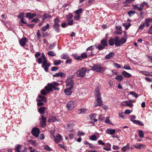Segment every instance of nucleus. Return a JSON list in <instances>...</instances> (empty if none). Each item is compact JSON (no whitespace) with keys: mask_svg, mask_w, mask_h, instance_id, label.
<instances>
[{"mask_svg":"<svg viewBox=\"0 0 152 152\" xmlns=\"http://www.w3.org/2000/svg\"><path fill=\"white\" fill-rule=\"evenodd\" d=\"M53 77H65V74L64 73H63V72H58V73H56V74L53 75Z\"/></svg>","mask_w":152,"mask_h":152,"instance_id":"16","label":"nucleus"},{"mask_svg":"<svg viewBox=\"0 0 152 152\" xmlns=\"http://www.w3.org/2000/svg\"><path fill=\"white\" fill-rule=\"evenodd\" d=\"M73 16L72 14V13H69L68 15H66V18L67 20H70Z\"/></svg>","mask_w":152,"mask_h":152,"instance_id":"45","label":"nucleus"},{"mask_svg":"<svg viewBox=\"0 0 152 152\" xmlns=\"http://www.w3.org/2000/svg\"><path fill=\"white\" fill-rule=\"evenodd\" d=\"M98 142L99 144V145H105V143L104 142H103L102 140H99L98 141Z\"/></svg>","mask_w":152,"mask_h":152,"instance_id":"59","label":"nucleus"},{"mask_svg":"<svg viewBox=\"0 0 152 152\" xmlns=\"http://www.w3.org/2000/svg\"><path fill=\"white\" fill-rule=\"evenodd\" d=\"M66 107L69 110H72L75 107L74 102L72 101L68 102L67 104Z\"/></svg>","mask_w":152,"mask_h":152,"instance_id":"11","label":"nucleus"},{"mask_svg":"<svg viewBox=\"0 0 152 152\" xmlns=\"http://www.w3.org/2000/svg\"><path fill=\"white\" fill-rule=\"evenodd\" d=\"M20 21L21 23L23 24H26L27 23V21L23 18H22Z\"/></svg>","mask_w":152,"mask_h":152,"instance_id":"52","label":"nucleus"},{"mask_svg":"<svg viewBox=\"0 0 152 152\" xmlns=\"http://www.w3.org/2000/svg\"><path fill=\"white\" fill-rule=\"evenodd\" d=\"M130 120L133 122L134 123L137 124H138L139 125L143 126L144 124L142 123L139 120H132V119H130Z\"/></svg>","mask_w":152,"mask_h":152,"instance_id":"20","label":"nucleus"},{"mask_svg":"<svg viewBox=\"0 0 152 152\" xmlns=\"http://www.w3.org/2000/svg\"><path fill=\"white\" fill-rule=\"evenodd\" d=\"M42 34L43 37H45L49 35L50 34V33H49L48 32H47L46 33L42 32Z\"/></svg>","mask_w":152,"mask_h":152,"instance_id":"55","label":"nucleus"},{"mask_svg":"<svg viewBox=\"0 0 152 152\" xmlns=\"http://www.w3.org/2000/svg\"><path fill=\"white\" fill-rule=\"evenodd\" d=\"M133 147L139 149H141L142 148H145V146L143 144H134L133 145Z\"/></svg>","mask_w":152,"mask_h":152,"instance_id":"14","label":"nucleus"},{"mask_svg":"<svg viewBox=\"0 0 152 152\" xmlns=\"http://www.w3.org/2000/svg\"><path fill=\"white\" fill-rule=\"evenodd\" d=\"M108 146L110 148H106L105 147H103V149L104 150H105L107 151H109L111 150L110 148H111V145L109 144L108 143Z\"/></svg>","mask_w":152,"mask_h":152,"instance_id":"50","label":"nucleus"},{"mask_svg":"<svg viewBox=\"0 0 152 152\" xmlns=\"http://www.w3.org/2000/svg\"><path fill=\"white\" fill-rule=\"evenodd\" d=\"M94 48V46H91L88 48L86 50L88 51V50H91L93 49Z\"/></svg>","mask_w":152,"mask_h":152,"instance_id":"60","label":"nucleus"},{"mask_svg":"<svg viewBox=\"0 0 152 152\" xmlns=\"http://www.w3.org/2000/svg\"><path fill=\"white\" fill-rule=\"evenodd\" d=\"M102 45L104 47H107L108 45V44L107 41L105 39L102 40L101 42Z\"/></svg>","mask_w":152,"mask_h":152,"instance_id":"27","label":"nucleus"},{"mask_svg":"<svg viewBox=\"0 0 152 152\" xmlns=\"http://www.w3.org/2000/svg\"><path fill=\"white\" fill-rule=\"evenodd\" d=\"M41 100L40 99H37V101L38 102L37 103V105L38 106H41L43 105L44 103L43 102H41Z\"/></svg>","mask_w":152,"mask_h":152,"instance_id":"31","label":"nucleus"},{"mask_svg":"<svg viewBox=\"0 0 152 152\" xmlns=\"http://www.w3.org/2000/svg\"><path fill=\"white\" fill-rule=\"evenodd\" d=\"M95 94L96 99L94 102V107H96L98 106H101L103 105V104L102 98L101 97L100 94L99 92V87H97L95 89Z\"/></svg>","mask_w":152,"mask_h":152,"instance_id":"1","label":"nucleus"},{"mask_svg":"<svg viewBox=\"0 0 152 152\" xmlns=\"http://www.w3.org/2000/svg\"><path fill=\"white\" fill-rule=\"evenodd\" d=\"M51 119V121L53 122H55L56 121H58L57 119L56 118L55 116H52V118Z\"/></svg>","mask_w":152,"mask_h":152,"instance_id":"62","label":"nucleus"},{"mask_svg":"<svg viewBox=\"0 0 152 152\" xmlns=\"http://www.w3.org/2000/svg\"><path fill=\"white\" fill-rule=\"evenodd\" d=\"M95 46L96 48H98L99 50H102L104 48V47L102 45H95Z\"/></svg>","mask_w":152,"mask_h":152,"instance_id":"32","label":"nucleus"},{"mask_svg":"<svg viewBox=\"0 0 152 152\" xmlns=\"http://www.w3.org/2000/svg\"><path fill=\"white\" fill-rule=\"evenodd\" d=\"M54 24L53 25V28L57 32L60 31L59 28L60 25L58 23L60 22V19L59 17H57L55 18L54 20Z\"/></svg>","mask_w":152,"mask_h":152,"instance_id":"4","label":"nucleus"},{"mask_svg":"<svg viewBox=\"0 0 152 152\" xmlns=\"http://www.w3.org/2000/svg\"><path fill=\"white\" fill-rule=\"evenodd\" d=\"M87 71H88L89 70L84 68H83L80 69L77 72V76L80 77H83L85 75L86 72Z\"/></svg>","mask_w":152,"mask_h":152,"instance_id":"6","label":"nucleus"},{"mask_svg":"<svg viewBox=\"0 0 152 152\" xmlns=\"http://www.w3.org/2000/svg\"><path fill=\"white\" fill-rule=\"evenodd\" d=\"M61 57L63 59H68L69 58V56L68 55L65 53H63L61 56Z\"/></svg>","mask_w":152,"mask_h":152,"instance_id":"36","label":"nucleus"},{"mask_svg":"<svg viewBox=\"0 0 152 152\" xmlns=\"http://www.w3.org/2000/svg\"><path fill=\"white\" fill-rule=\"evenodd\" d=\"M44 148L45 149L48 151H52L51 149L48 145H45L44 147Z\"/></svg>","mask_w":152,"mask_h":152,"instance_id":"46","label":"nucleus"},{"mask_svg":"<svg viewBox=\"0 0 152 152\" xmlns=\"http://www.w3.org/2000/svg\"><path fill=\"white\" fill-rule=\"evenodd\" d=\"M106 69L104 67H91V69L99 72H102Z\"/></svg>","mask_w":152,"mask_h":152,"instance_id":"9","label":"nucleus"},{"mask_svg":"<svg viewBox=\"0 0 152 152\" xmlns=\"http://www.w3.org/2000/svg\"><path fill=\"white\" fill-rule=\"evenodd\" d=\"M133 7L134 9H136L139 11H142L141 8L139 7L137 5H133Z\"/></svg>","mask_w":152,"mask_h":152,"instance_id":"30","label":"nucleus"},{"mask_svg":"<svg viewBox=\"0 0 152 152\" xmlns=\"http://www.w3.org/2000/svg\"><path fill=\"white\" fill-rule=\"evenodd\" d=\"M131 25V24L130 23H125L123 24V26L125 27L126 29H127Z\"/></svg>","mask_w":152,"mask_h":152,"instance_id":"34","label":"nucleus"},{"mask_svg":"<svg viewBox=\"0 0 152 152\" xmlns=\"http://www.w3.org/2000/svg\"><path fill=\"white\" fill-rule=\"evenodd\" d=\"M39 20L37 18H34L31 21V22H34L35 23H37L39 21Z\"/></svg>","mask_w":152,"mask_h":152,"instance_id":"63","label":"nucleus"},{"mask_svg":"<svg viewBox=\"0 0 152 152\" xmlns=\"http://www.w3.org/2000/svg\"><path fill=\"white\" fill-rule=\"evenodd\" d=\"M148 32L149 34L152 33V25L150 27Z\"/></svg>","mask_w":152,"mask_h":152,"instance_id":"64","label":"nucleus"},{"mask_svg":"<svg viewBox=\"0 0 152 152\" xmlns=\"http://www.w3.org/2000/svg\"><path fill=\"white\" fill-rule=\"evenodd\" d=\"M56 42H55L52 44H50L49 46V48L50 50L53 49L56 46Z\"/></svg>","mask_w":152,"mask_h":152,"instance_id":"44","label":"nucleus"},{"mask_svg":"<svg viewBox=\"0 0 152 152\" xmlns=\"http://www.w3.org/2000/svg\"><path fill=\"white\" fill-rule=\"evenodd\" d=\"M37 39H39L41 37V34L39 30H37Z\"/></svg>","mask_w":152,"mask_h":152,"instance_id":"49","label":"nucleus"},{"mask_svg":"<svg viewBox=\"0 0 152 152\" xmlns=\"http://www.w3.org/2000/svg\"><path fill=\"white\" fill-rule=\"evenodd\" d=\"M123 102L126 104V105H124V106H128L130 107H132L133 105V104L132 103H129V102L127 101H124Z\"/></svg>","mask_w":152,"mask_h":152,"instance_id":"28","label":"nucleus"},{"mask_svg":"<svg viewBox=\"0 0 152 152\" xmlns=\"http://www.w3.org/2000/svg\"><path fill=\"white\" fill-rule=\"evenodd\" d=\"M72 56L75 59H76L78 60H80V56H78L76 54H73Z\"/></svg>","mask_w":152,"mask_h":152,"instance_id":"40","label":"nucleus"},{"mask_svg":"<svg viewBox=\"0 0 152 152\" xmlns=\"http://www.w3.org/2000/svg\"><path fill=\"white\" fill-rule=\"evenodd\" d=\"M80 60H81L82 59L85 58H87V54L85 53H82L80 56Z\"/></svg>","mask_w":152,"mask_h":152,"instance_id":"26","label":"nucleus"},{"mask_svg":"<svg viewBox=\"0 0 152 152\" xmlns=\"http://www.w3.org/2000/svg\"><path fill=\"white\" fill-rule=\"evenodd\" d=\"M139 135L140 137H144L143 132L142 131L140 130L139 132Z\"/></svg>","mask_w":152,"mask_h":152,"instance_id":"48","label":"nucleus"},{"mask_svg":"<svg viewBox=\"0 0 152 152\" xmlns=\"http://www.w3.org/2000/svg\"><path fill=\"white\" fill-rule=\"evenodd\" d=\"M107 134L111 135L115 133V129H107L106 131Z\"/></svg>","mask_w":152,"mask_h":152,"instance_id":"17","label":"nucleus"},{"mask_svg":"<svg viewBox=\"0 0 152 152\" xmlns=\"http://www.w3.org/2000/svg\"><path fill=\"white\" fill-rule=\"evenodd\" d=\"M108 43L109 45L110 46H112L114 44V41L112 38H111L109 40Z\"/></svg>","mask_w":152,"mask_h":152,"instance_id":"38","label":"nucleus"},{"mask_svg":"<svg viewBox=\"0 0 152 152\" xmlns=\"http://www.w3.org/2000/svg\"><path fill=\"white\" fill-rule=\"evenodd\" d=\"M126 40V38H122L120 39V37L118 36H116L114 39V41L115 45L117 47L125 43Z\"/></svg>","mask_w":152,"mask_h":152,"instance_id":"3","label":"nucleus"},{"mask_svg":"<svg viewBox=\"0 0 152 152\" xmlns=\"http://www.w3.org/2000/svg\"><path fill=\"white\" fill-rule=\"evenodd\" d=\"M72 76H69L67 77V80L66 81V86L67 87H70L71 88H73L74 86V80Z\"/></svg>","mask_w":152,"mask_h":152,"instance_id":"5","label":"nucleus"},{"mask_svg":"<svg viewBox=\"0 0 152 152\" xmlns=\"http://www.w3.org/2000/svg\"><path fill=\"white\" fill-rule=\"evenodd\" d=\"M115 79L118 81H121L123 79V77L121 75H119L115 77Z\"/></svg>","mask_w":152,"mask_h":152,"instance_id":"42","label":"nucleus"},{"mask_svg":"<svg viewBox=\"0 0 152 152\" xmlns=\"http://www.w3.org/2000/svg\"><path fill=\"white\" fill-rule=\"evenodd\" d=\"M132 112V111L130 110H126L124 112V113L125 114H128L131 113Z\"/></svg>","mask_w":152,"mask_h":152,"instance_id":"61","label":"nucleus"},{"mask_svg":"<svg viewBox=\"0 0 152 152\" xmlns=\"http://www.w3.org/2000/svg\"><path fill=\"white\" fill-rule=\"evenodd\" d=\"M39 132V129L37 127H34L31 130L32 134L36 137H38Z\"/></svg>","mask_w":152,"mask_h":152,"instance_id":"7","label":"nucleus"},{"mask_svg":"<svg viewBox=\"0 0 152 152\" xmlns=\"http://www.w3.org/2000/svg\"><path fill=\"white\" fill-rule=\"evenodd\" d=\"M26 17L28 18L29 19H31L33 18L31 15V13L30 12H28L26 13Z\"/></svg>","mask_w":152,"mask_h":152,"instance_id":"33","label":"nucleus"},{"mask_svg":"<svg viewBox=\"0 0 152 152\" xmlns=\"http://www.w3.org/2000/svg\"><path fill=\"white\" fill-rule=\"evenodd\" d=\"M122 74L125 77L129 78L131 76V75L125 71H123L122 72Z\"/></svg>","mask_w":152,"mask_h":152,"instance_id":"19","label":"nucleus"},{"mask_svg":"<svg viewBox=\"0 0 152 152\" xmlns=\"http://www.w3.org/2000/svg\"><path fill=\"white\" fill-rule=\"evenodd\" d=\"M86 109L85 108H81L78 110V112L79 114L84 113L86 111Z\"/></svg>","mask_w":152,"mask_h":152,"instance_id":"25","label":"nucleus"},{"mask_svg":"<svg viewBox=\"0 0 152 152\" xmlns=\"http://www.w3.org/2000/svg\"><path fill=\"white\" fill-rule=\"evenodd\" d=\"M42 56L39 58L37 60V62L39 64H42V66H50V63H47V58L43 53H42Z\"/></svg>","mask_w":152,"mask_h":152,"instance_id":"2","label":"nucleus"},{"mask_svg":"<svg viewBox=\"0 0 152 152\" xmlns=\"http://www.w3.org/2000/svg\"><path fill=\"white\" fill-rule=\"evenodd\" d=\"M90 119L91 120H93L94 118H95L96 116V114H91L90 116Z\"/></svg>","mask_w":152,"mask_h":152,"instance_id":"51","label":"nucleus"},{"mask_svg":"<svg viewBox=\"0 0 152 152\" xmlns=\"http://www.w3.org/2000/svg\"><path fill=\"white\" fill-rule=\"evenodd\" d=\"M22 147L19 144H17L15 148V150L17 152H20V150L21 149Z\"/></svg>","mask_w":152,"mask_h":152,"instance_id":"23","label":"nucleus"},{"mask_svg":"<svg viewBox=\"0 0 152 152\" xmlns=\"http://www.w3.org/2000/svg\"><path fill=\"white\" fill-rule=\"evenodd\" d=\"M24 13L23 12H21L19 14V15L18 16V18H23V16L24 15Z\"/></svg>","mask_w":152,"mask_h":152,"instance_id":"57","label":"nucleus"},{"mask_svg":"<svg viewBox=\"0 0 152 152\" xmlns=\"http://www.w3.org/2000/svg\"><path fill=\"white\" fill-rule=\"evenodd\" d=\"M45 107H40L38 110V111L40 114H42L44 113Z\"/></svg>","mask_w":152,"mask_h":152,"instance_id":"24","label":"nucleus"},{"mask_svg":"<svg viewBox=\"0 0 152 152\" xmlns=\"http://www.w3.org/2000/svg\"><path fill=\"white\" fill-rule=\"evenodd\" d=\"M50 25L47 23L45 26H43L41 28V30L43 31H46L49 27Z\"/></svg>","mask_w":152,"mask_h":152,"instance_id":"22","label":"nucleus"},{"mask_svg":"<svg viewBox=\"0 0 152 152\" xmlns=\"http://www.w3.org/2000/svg\"><path fill=\"white\" fill-rule=\"evenodd\" d=\"M54 65H58L60 64L61 63V60H56L54 61Z\"/></svg>","mask_w":152,"mask_h":152,"instance_id":"39","label":"nucleus"},{"mask_svg":"<svg viewBox=\"0 0 152 152\" xmlns=\"http://www.w3.org/2000/svg\"><path fill=\"white\" fill-rule=\"evenodd\" d=\"M39 138L41 140L44 139L45 138V136L44 134H41L39 136Z\"/></svg>","mask_w":152,"mask_h":152,"instance_id":"53","label":"nucleus"},{"mask_svg":"<svg viewBox=\"0 0 152 152\" xmlns=\"http://www.w3.org/2000/svg\"><path fill=\"white\" fill-rule=\"evenodd\" d=\"M38 97L41 99V100L42 101L45 102L46 101V98L44 96L39 95L38 96Z\"/></svg>","mask_w":152,"mask_h":152,"instance_id":"41","label":"nucleus"},{"mask_svg":"<svg viewBox=\"0 0 152 152\" xmlns=\"http://www.w3.org/2000/svg\"><path fill=\"white\" fill-rule=\"evenodd\" d=\"M129 145V144H127V145L125 146H124L123 147L121 148V150L123 152H124L127 150V148L128 149H129V147H127V145Z\"/></svg>","mask_w":152,"mask_h":152,"instance_id":"47","label":"nucleus"},{"mask_svg":"<svg viewBox=\"0 0 152 152\" xmlns=\"http://www.w3.org/2000/svg\"><path fill=\"white\" fill-rule=\"evenodd\" d=\"M82 12V8H79L77 10L75 11V13L76 14L78 15L80 14Z\"/></svg>","mask_w":152,"mask_h":152,"instance_id":"37","label":"nucleus"},{"mask_svg":"<svg viewBox=\"0 0 152 152\" xmlns=\"http://www.w3.org/2000/svg\"><path fill=\"white\" fill-rule=\"evenodd\" d=\"M145 4L148 5L147 3L145 2H144L143 3H142L140 4V7L141 8L142 10L143 9V8L144 6L145 5Z\"/></svg>","mask_w":152,"mask_h":152,"instance_id":"56","label":"nucleus"},{"mask_svg":"<svg viewBox=\"0 0 152 152\" xmlns=\"http://www.w3.org/2000/svg\"><path fill=\"white\" fill-rule=\"evenodd\" d=\"M55 88V87L53 86V84L48 83L47 86L45 87V89L46 91L49 93L50 91H53V89Z\"/></svg>","mask_w":152,"mask_h":152,"instance_id":"8","label":"nucleus"},{"mask_svg":"<svg viewBox=\"0 0 152 152\" xmlns=\"http://www.w3.org/2000/svg\"><path fill=\"white\" fill-rule=\"evenodd\" d=\"M129 94L134 96L136 98H137L138 96V94L134 91L130 92Z\"/></svg>","mask_w":152,"mask_h":152,"instance_id":"43","label":"nucleus"},{"mask_svg":"<svg viewBox=\"0 0 152 152\" xmlns=\"http://www.w3.org/2000/svg\"><path fill=\"white\" fill-rule=\"evenodd\" d=\"M109 118L110 117H107L106 118V120L105 121V122L106 123H109L110 124L111 123V122L110 121Z\"/></svg>","mask_w":152,"mask_h":152,"instance_id":"58","label":"nucleus"},{"mask_svg":"<svg viewBox=\"0 0 152 152\" xmlns=\"http://www.w3.org/2000/svg\"><path fill=\"white\" fill-rule=\"evenodd\" d=\"M152 22V18H148L145 19V23L146 26L147 27H148L149 26V23Z\"/></svg>","mask_w":152,"mask_h":152,"instance_id":"18","label":"nucleus"},{"mask_svg":"<svg viewBox=\"0 0 152 152\" xmlns=\"http://www.w3.org/2000/svg\"><path fill=\"white\" fill-rule=\"evenodd\" d=\"M62 140V137L61 136L58 134L57 135L54 137V140L56 143H58L60 142Z\"/></svg>","mask_w":152,"mask_h":152,"instance_id":"13","label":"nucleus"},{"mask_svg":"<svg viewBox=\"0 0 152 152\" xmlns=\"http://www.w3.org/2000/svg\"><path fill=\"white\" fill-rule=\"evenodd\" d=\"M115 55V53L113 52L110 53L108 54L106 56L105 58L107 59H109L110 58L114 56Z\"/></svg>","mask_w":152,"mask_h":152,"instance_id":"21","label":"nucleus"},{"mask_svg":"<svg viewBox=\"0 0 152 152\" xmlns=\"http://www.w3.org/2000/svg\"><path fill=\"white\" fill-rule=\"evenodd\" d=\"M89 139L90 140L93 141H96L97 139L96 136L95 134L92 135L89 137Z\"/></svg>","mask_w":152,"mask_h":152,"instance_id":"35","label":"nucleus"},{"mask_svg":"<svg viewBox=\"0 0 152 152\" xmlns=\"http://www.w3.org/2000/svg\"><path fill=\"white\" fill-rule=\"evenodd\" d=\"M40 119V125L41 127H44L45 126L47 119L44 116L41 115Z\"/></svg>","mask_w":152,"mask_h":152,"instance_id":"10","label":"nucleus"},{"mask_svg":"<svg viewBox=\"0 0 152 152\" xmlns=\"http://www.w3.org/2000/svg\"><path fill=\"white\" fill-rule=\"evenodd\" d=\"M72 88L70 87H68V88L64 90V92L67 95H70L72 93Z\"/></svg>","mask_w":152,"mask_h":152,"instance_id":"15","label":"nucleus"},{"mask_svg":"<svg viewBox=\"0 0 152 152\" xmlns=\"http://www.w3.org/2000/svg\"><path fill=\"white\" fill-rule=\"evenodd\" d=\"M27 41L28 40L27 38L26 37H24L20 39L19 41V43L21 46L24 47Z\"/></svg>","mask_w":152,"mask_h":152,"instance_id":"12","label":"nucleus"},{"mask_svg":"<svg viewBox=\"0 0 152 152\" xmlns=\"http://www.w3.org/2000/svg\"><path fill=\"white\" fill-rule=\"evenodd\" d=\"M145 26V23H142L139 26V29H142Z\"/></svg>","mask_w":152,"mask_h":152,"instance_id":"54","label":"nucleus"},{"mask_svg":"<svg viewBox=\"0 0 152 152\" xmlns=\"http://www.w3.org/2000/svg\"><path fill=\"white\" fill-rule=\"evenodd\" d=\"M47 54L50 56H56V54L53 51H50L48 52Z\"/></svg>","mask_w":152,"mask_h":152,"instance_id":"29","label":"nucleus"}]
</instances>
